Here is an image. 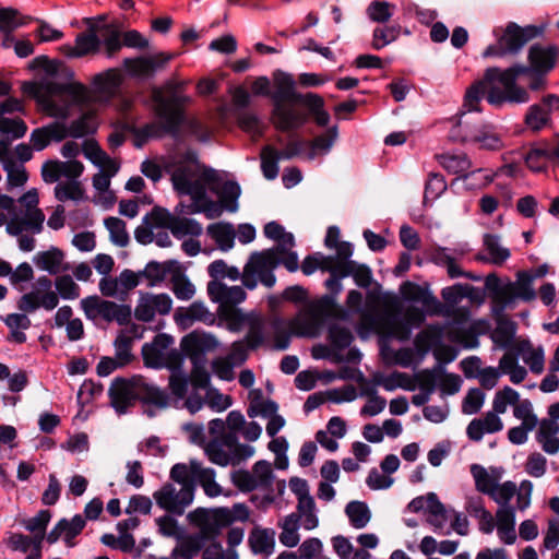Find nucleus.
I'll list each match as a JSON object with an SVG mask.
<instances>
[{"label": "nucleus", "instance_id": "obj_49", "mask_svg": "<svg viewBox=\"0 0 559 559\" xmlns=\"http://www.w3.org/2000/svg\"><path fill=\"white\" fill-rule=\"evenodd\" d=\"M297 325L296 333L298 335L314 337L322 326V316L319 312L311 311L301 316L297 320Z\"/></svg>", "mask_w": 559, "mask_h": 559}, {"label": "nucleus", "instance_id": "obj_15", "mask_svg": "<svg viewBox=\"0 0 559 559\" xmlns=\"http://www.w3.org/2000/svg\"><path fill=\"white\" fill-rule=\"evenodd\" d=\"M207 294L213 302L219 304L222 307H235L242 302L247 294L240 286L228 287L219 281H210L207 283Z\"/></svg>", "mask_w": 559, "mask_h": 559}, {"label": "nucleus", "instance_id": "obj_50", "mask_svg": "<svg viewBox=\"0 0 559 559\" xmlns=\"http://www.w3.org/2000/svg\"><path fill=\"white\" fill-rule=\"evenodd\" d=\"M525 162L534 171L545 169L547 162H554L548 144L532 147L525 156Z\"/></svg>", "mask_w": 559, "mask_h": 559}, {"label": "nucleus", "instance_id": "obj_52", "mask_svg": "<svg viewBox=\"0 0 559 559\" xmlns=\"http://www.w3.org/2000/svg\"><path fill=\"white\" fill-rule=\"evenodd\" d=\"M307 108L308 116L312 115L318 126L325 127L329 124L331 117L324 109V100L320 95L308 93Z\"/></svg>", "mask_w": 559, "mask_h": 559}, {"label": "nucleus", "instance_id": "obj_7", "mask_svg": "<svg viewBox=\"0 0 559 559\" xmlns=\"http://www.w3.org/2000/svg\"><path fill=\"white\" fill-rule=\"evenodd\" d=\"M462 115L459 123L452 130L453 138H460L463 142L476 144L480 150L498 151L502 148L503 142L499 133L491 124L471 122Z\"/></svg>", "mask_w": 559, "mask_h": 559}, {"label": "nucleus", "instance_id": "obj_1", "mask_svg": "<svg viewBox=\"0 0 559 559\" xmlns=\"http://www.w3.org/2000/svg\"><path fill=\"white\" fill-rule=\"evenodd\" d=\"M401 294L404 299L421 305V309L414 306L408 307L404 317L400 318L402 310L401 302L395 296H389L381 300V312L377 320L379 331L400 341H406L412 334V330L419 328L426 316L448 314L442 304L430 292L412 282H406L401 286Z\"/></svg>", "mask_w": 559, "mask_h": 559}, {"label": "nucleus", "instance_id": "obj_9", "mask_svg": "<svg viewBox=\"0 0 559 559\" xmlns=\"http://www.w3.org/2000/svg\"><path fill=\"white\" fill-rule=\"evenodd\" d=\"M175 52H157L151 56H140L136 58H124L123 67L126 71L134 78L151 79L166 68L175 59Z\"/></svg>", "mask_w": 559, "mask_h": 559}, {"label": "nucleus", "instance_id": "obj_41", "mask_svg": "<svg viewBox=\"0 0 559 559\" xmlns=\"http://www.w3.org/2000/svg\"><path fill=\"white\" fill-rule=\"evenodd\" d=\"M469 250L471 249L467 243H460L454 248L436 246L431 249L430 258L436 264L445 266L452 260L462 259L465 254L469 252Z\"/></svg>", "mask_w": 559, "mask_h": 559}, {"label": "nucleus", "instance_id": "obj_20", "mask_svg": "<svg viewBox=\"0 0 559 559\" xmlns=\"http://www.w3.org/2000/svg\"><path fill=\"white\" fill-rule=\"evenodd\" d=\"M441 297L444 300L442 305L448 310L447 317L453 313L454 308L464 299L476 300L479 297V292L476 287L469 284H454L452 286L444 287L441 290Z\"/></svg>", "mask_w": 559, "mask_h": 559}, {"label": "nucleus", "instance_id": "obj_12", "mask_svg": "<svg viewBox=\"0 0 559 559\" xmlns=\"http://www.w3.org/2000/svg\"><path fill=\"white\" fill-rule=\"evenodd\" d=\"M251 91L255 96L269 97L272 100V123L275 130H280V69L273 71L272 82L267 76H258Z\"/></svg>", "mask_w": 559, "mask_h": 559}, {"label": "nucleus", "instance_id": "obj_40", "mask_svg": "<svg viewBox=\"0 0 559 559\" xmlns=\"http://www.w3.org/2000/svg\"><path fill=\"white\" fill-rule=\"evenodd\" d=\"M428 499L429 506L426 521L433 527L436 532H440L443 530L448 522L445 507L435 492H428Z\"/></svg>", "mask_w": 559, "mask_h": 559}, {"label": "nucleus", "instance_id": "obj_47", "mask_svg": "<svg viewBox=\"0 0 559 559\" xmlns=\"http://www.w3.org/2000/svg\"><path fill=\"white\" fill-rule=\"evenodd\" d=\"M173 292L180 300H190L195 294V287L182 272L181 265L171 275Z\"/></svg>", "mask_w": 559, "mask_h": 559}, {"label": "nucleus", "instance_id": "obj_37", "mask_svg": "<svg viewBox=\"0 0 559 559\" xmlns=\"http://www.w3.org/2000/svg\"><path fill=\"white\" fill-rule=\"evenodd\" d=\"M166 173L170 175V180L175 190L185 186L198 175L200 169L187 165L185 162L174 160L165 166Z\"/></svg>", "mask_w": 559, "mask_h": 559}, {"label": "nucleus", "instance_id": "obj_26", "mask_svg": "<svg viewBox=\"0 0 559 559\" xmlns=\"http://www.w3.org/2000/svg\"><path fill=\"white\" fill-rule=\"evenodd\" d=\"M136 380L139 383L138 401L158 408H166L168 406L169 396L164 390L147 383L143 376H140V379Z\"/></svg>", "mask_w": 559, "mask_h": 559}, {"label": "nucleus", "instance_id": "obj_4", "mask_svg": "<svg viewBox=\"0 0 559 559\" xmlns=\"http://www.w3.org/2000/svg\"><path fill=\"white\" fill-rule=\"evenodd\" d=\"M308 93L296 91L292 74L282 72V132H295L308 121Z\"/></svg>", "mask_w": 559, "mask_h": 559}, {"label": "nucleus", "instance_id": "obj_59", "mask_svg": "<svg viewBox=\"0 0 559 559\" xmlns=\"http://www.w3.org/2000/svg\"><path fill=\"white\" fill-rule=\"evenodd\" d=\"M515 336V325L510 321H499L497 328L492 332L493 343L501 348H509L513 344Z\"/></svg>", "mask_w": 559, "mask_h": 559}, {"label": "nucleus", "instance_id": "obj_35", "mask_svg": "<svg viewBox=\"0 0 559 559\" xmlns=\"http://www.w3.org/2000/svg\"><path fill=\"white\" fill-rule=\"evenodd\" d=\"M32 21V16L22 14L17 9L13 7L0 8L1 33H13L17 28L26 26Z\"/></svg>", "mask_w": 559, "mask_h": 559}, {"label": "nucleus", "instance_id": "obj_62", "mask_svg": "<svg viewBox=\"0 0 559 559\" xmlns=\"http://www.w3.org/2000/svg\"><path fill=\"white\" fill-rule=\"evenodd\" d=\"M48 91L55 94H67L78 102H83L86 96V87L79 82L49 83Z\"/></svg>", "mask_w": 559, "mask_h": 559}, {"label": "nucleus", "instance_id": "obj_36", "mask_svg": "<svg viewBox=\"0 0 559 559\" xmlns=\"http://www.w3.org/2000/svg\"><path fill=\"white\" fill-rule=\"evenodd\" d=\"M63 259V251L57 247H51L49 250L37 252L33 260L37 267L56 275L60 272Z\"/></svg>", "mask_w": 559, "mask_h": 559}, {"label": "nucleus", "instance_id": "obj_48", "mask_svg": "<svg viewBox=\"0 0 559 559\" xmlns=\"http://www.w3.org/2000/svg\"><path fill=\"white\" fill-rule=\"evenodd\" d=\"M104 225L108 229L110 240L119 247H127L130 242V237L126 228V223L121 218L109 216L104 219Z\"/></svg>", "mask_w": 559, "mask_h": 559}, {"label": "nucleus", "instance_id": "obj_32", "mask_svg": "<svg viewBox=\"0 0 559 559\" xmlns=\"http://www.w3.org/2000/svg\"><path fill=\"white\" fill-rule=\"evenodd\" d=\"M122 78L120 71L110 68L104 72L97 73L92 80V85L97 93L114 95L121 85Z\"/></svg>", "mask_w": 559, "mask_h": 559}, {"label": "nucleus", "instance_id": "obj_31", "mask_svg": "<svg viewBox=\"0 0 559 559\" xmlns=\"http://www.w3.org/2000/svg\"><path fill=\"white\" fill-rule=\"evenodd\" d=\"M289 515H294L296 522L306 531H312L319 526L318 509L314 498L297 502L296 511Z\"/></svg>", "mask_w": 559, "mask_h": 559}, {"label": "nucleus", "instance_id": "obj_56", "mask_svg": "<svg viewBox=\"0 0 559 559\" xmlns=\"http://www.w3.org/2000/svg\"><path fill=\"white\" fill-rule=\"evenodd\" d=\"M171 234L174 237L180 239L181 237L186 235L191 236H200L202 234V225L193 219V218H187V217H177L175 216L173 225H171Z\"/></svg>", "mask_w": 559, "mask_h": 559}, {"label": "nucleus", "instance_id": "obj_42", "mask_svg": "<svg viewBox=\"0 0 559 559\" xmlns=\"http://www.w3.org/2000/svg\"><path fill=\"white\" fill-rule=\"evenodd\" d=\"M345 513L348 516L353 527L361 530L368 525L371 520V511L362 501H350L345 507Z\"/></svg>", "mask_w": 559, "mask_h": 559}, {"label": "nucleus", "instance_id": "obj_13", "mask_svg": "<svg viewBox=\"0 0 559 559\" xmlns=\"http://www.w3.org/2000/svg\"><path fill=\"white\" fill-rule=\"evenodd\" d=\"M559 112V96L548 95L538 104L530 106L525 124L532 131H539L550 123V116Z\"/></svg>", "mask_w": 559, "mask_h": 559}, {"label": "nucleus", "instance_id": "obj_10", "mask_svg": "<svg viewBox=\"0 0 559 559\" xmlns=\"http://www.w3.org/2000/svg\"><path fill=\"white\" fill-rule=\"evenodd\" d=\"M136 379H140V376H133L130 379L117 377L112 380L108 395L111 406L118 414H124L138 401Z\"/></svg>", "mask_w": 559, "mask_h": 559}, {"label": "nucleus", "instance_id": "obj_64", "mask_svg": "<svg viewBox=\"0 0 559 559\" xmlns=\"http://www.w3.org/2000/svg\"><path fill=\"white\" fill-rule=\"evenodd\" d=\"M299 527L295 516L287 515L282 523V545L289 548L297 546L300 542Z\"/></svg>", "mask_w": 559, "mask_h": 559}, {"label": "nucleus", "instance_id": "obj_57", "mask_svg": "<svg viewBox=\"0 0 559 559\" xmlns=\"http://www.w3.org/2000/svg\"><path fill=\"white\" fill-rule=\"evenodd\" d=\"M175 215L167 209L155 205L150 213L143 217L144 225H152L153 227L168 228L171 230V225Z\"/></svg>", "mask_w": 559, "mask_h": 559}, {"label": "nucleus", "instance_id": "obj_44", "mask_svg": "<svg viewBox=\"0 0 559 559\" xmlns=\"http://www.w3.org/2000/svg\"><path fill=\"white\" fill-rule=\"evenodd\" d=\"M99 33L103 38L102 44H104L106 56L108 58H112L117 52L121 50L123 46V39L121 40V33L111 24L99 26Z\"/></svg>", "mask_w": 559, "mask_h": 559}, {"label": "nucleus", "instance_id": "obj_27", "mask_svg": "<svg viewBox=\"0 0 559 559\" xmlns=\"http://www.w3.org/2000/svg\"><path fill=\"white\" fill-rule=\"evenodd\" d=\"M171 480L181 485V492L186 503H192L195 491L194 477L191 469V464L188 466L185 463L175 464L169 474Z\"/></svg>", "mask_w": 559, "mask_h": 559}, {"label": "nucleus", "instance_id": "obj_8", "mask_svg": "<svg viewBox=\"0 0 559 559\" xmlns=\"http://www.w3.org/2000/svg\"><path fill=\"white\" fill-rule=\"evenodd\" d=\"M201 177L210 190L218 195L219 202L226 211L233 213L238 210V199L241 193L238 182L233 180L222 182L219 174L212 167H204Z\"/></svg>", "mask_w": 559, "mask_h": 559}, {"label": "nucleus", "instance_id": "obj_43", "mask_svg": "<svg viewBox=\"0 0 559 559\" xmlns=\"http://www.w3.org/2000/svg\"><path fill=\"white\" fill-rule=\"evenodd\" d=\"M500 368L514 384L523 382L527 377L526 368L519 364L518 356L512 353H506L500 358Z\"/></svg>", "mask_w": 559, "mask_h": 559}, {"label": "nucleus", "instance_id": "obj_55", "mask_svg": "<svg viewBox=\"0 0 559 559\" xmlns=\"http://www.w3.org/2000/svg\"><path fill=\"white\" fill-rule=\"evenodd\" d=\"M513 416L521 421V426L531 430H535L540 423L534 413L532 402L527 399L522 400L521 404L515 405Z\"/></svg>", "mask_w": 559, "mask_h": 559}, {"label": "nucleus", "instance_id": "obj_45", "mask_svg": "<svg viewBox=\"0 0 559 559\" xmlns=\"http://www.w3.org/2000/svg\"><path fill=\"white\" fill-rule=\"evenodd\" d=\"M360 396H366L367 402L360 408V416L374 417L382 413L386 407V400L380 396L376 389H364L359 393Z\"/></svg>", "mask_w": 559, "mask_h": 559}, {"label": "nucleus", "instance_id": "obj_39", "mask_svg": "<svg viewBox=\"0 0 559 559\" xmlns=\"http://www.w3.org/2000/svg\"><path fill=\"white\" fill-rule=\"evenodd\" d=\"M177 546L171 551L174 559L179 557L194 558L204 548L195 534L177 535Z\"/></svg>", "mask_w": 559, "mask_h": 559}, {"label": "nucleus", "instance_id": "obj_33", "mask_svg": "<svg viewBox=\"0 0 559 559\" xmlns=\"http://www.w3.org/2000/svg\"><path fill=\"white\" fill-rule=\"evenodd\" d=\"M248 263L257 273L273 271L280 265V245L262 252H253Z\"/></svg>", "mask_w": 559, "mask_h": 559}, {"label": "nucleus", "instance_id": "obj_11", "mask_svg": "<svg viewBox=\"0 0 559 559\" xmlns=\"http://www.w3.org/2000/svg\"><path fill=\"white\" fill-rule=\"evenodd\" d=\"M217 341L212 334L192 331L180 341V348L191 362L207 361L206 352L215 349Z\"/></svg>", "mask_w": 559, "mask_h": 559}, {"label": "nucleus", "instance_id": "obj_54", "mask_svg": "<svg viewBox=\"0 0 559 559\" xmlns=\"http://www.w3.org/2000/svg\"><path fill=\"white\" fill-rule=\"evenodd\" d=\"M438 159L447 171L455 175L463 174L471 167V160L465 154H442Z\"/></svg>", "mask_w": 559, "mask_h": 559}, {"label": "nucleus", "instance_id": "obj_38", "mask_svg": "<svg viewBox=\"0 0 559 559\" xmlns=\"http://www.w3.org/2000/svg\"><path fill=\"white\" fill-rule=\"evenodd\" d=\"M207 234L223 251L230 250L235 245V229L230 223H214L207 226Z\"/></svg>", "mask_w": 559, "mask_h": 559}, {"label": "nucleus", "instance_id": "obj_30", "mask_svg": "<svg viewBox=\"0 0 559 559\" xmlns=\"http://www.w3.org/2000/svg\"><path fill=\"white\" fill-rule=\"evenodd\" d=\"M99 26L92 24L84 32L76 35L75 47L80 58L87 55H95L99 52L102 46V38L97 35Z\"/></svg>", "mask_w": 559, "mask_h": 559}, {"label": "nucleus", "instance_id": "obj_60", "mask_svg": "<svg viewBox=\"0 0 559 559\" xmlns=\"http://www.w3.org/2000/svg\"><path fill=\"white\" fill-rule=\"evenodd\" d=\"M85 191L78 180H71L67 183H59L55 187V197L64 202L67 200L79 201L84 198Z\"/></svg>", "mask_w": 559, "mask_h": 559}, {"label": "nucleus", "instance_id": "obj_3", "mask_svg": "<svg viewBox=\"0 0 559 559\" xmlns=\"http://www.w3.org/2000/svg\"><path fill=\"white\" fill-rule=\"evenodd\" d=\"M526 71L525 66L516 64L506 70L488 68L481 80L471 85L464 97L463 107L467 111H479V104L486 95L487 102L501 107L506 103L525 104L530 100L528 92L518 85L516 81Z\"/></svg>", "mask_w": 559, "mask_h": 559}, {"label": "nucleus", "instance_id": "obj_24", "mask_svg": "<svg viewBox=\"0 0 559 559\" xmlns=\"http://www.w3.org/2000/svg\"><path fill=\"white\" fill-rule=\"evenodd\" d=\"M536 440L548 454L559 452V423L555 420H540L536 427Z\"/></svg>", "mask_w": 559, "mask_h": 559}, {"label": "nucleus", "instance_id": "obj_21", "mask_svg": "<svg viewBox=\"0 0 559 559\" xmlns=\"http://www.w3.org/2000/svg\"><path fill=\"white\" fill-rule=\"evenodd\" d=\"M469 469L476 490L487 496L502 477V469L497 467L486 468L480 464H472Z\"/></svg>", "mask_w": 559, "mask_h": 559}, {"label": "nucleus", "instance_id": "obj_14", "mask_svg": "<svg viewBox=\"0 0 559 559\" xmlns=\"http://www.w3.org/2000/svg\"><path fill=\"white\" fill-rule=\"evenodd\" d=\"M530 66H525L526 73L547 74L556 64L557 49L552 46L533 45L528 49Z\"/></svg>", "mask_w": 559, "mask_h": 559}, {"label": "nucleus", "instance_id": "obj_61", "mask_svg": "<svg viewBox=\"0 0 559 559\" xmlns=\"http://www.w3.org/2000/svg\"><path fill=\"white\" fill-rule=\"evenodd\" d=\"M533 282L534 276L531 273L524 271L518 273L516 281L512 282L516 299L520 298L528 301L535 298V290L532 286Z\"/></svg>", "mask_w": 559, "mask_h": 559}, {"label": "nucleus", "instance_id": "obj_63", "mask_svg": "<svg viewBox=\"0 0 559 559\" xmlns=\"http://www.w3.org/2000/svg\"><path fill=\"white\" fill-rule=\"evenodd\" d=\"M249 544L254 554H267L274 548V539L265 530H253L249 536Z\"/></svg>", "mask_w": 559, "mask_h": 559}, {"label": "nucleus", "instance_id": "obj_51", "mask_svg": "<svg viewBox=\"0 0 559 559\" xmlns=\"http://www.w3.org/2000/svg\"><path fill=\"white\" fill-rule=\"evenodd\" d=\"M518 491V486L515 483L511 480H507L504 483H498L497 486L490 491L488 497H490L499 508H512L509 506L512 498L515 496Z\"/></svg>", "mask_w": 559, "mask_h": 559}, {"label": "nucleus", "instance_id": "obj_53", "mask_svg": "<svg viewBox=\"0 0 559 559\" xmlns=\"http://www.w3.org/2000/svg\"><path fill=\"white\" fill-rule=\"evenodd\" d=\"M280 151L272 146H265L261 151V170L267 180H273L278 174Z\"/></svg>", "mask_w": 559, "mask_h": 559}, {"label": "nucleus", "instance_id": "obj_22", "mask_svg": "<svg viewBox=\"0 0 559 559\" xmlns=\"http://www.w3.org/2000/svg\"><path fill=\"white\" fill-rule=\"evenodd\" d=\"M483 245L486 254H478V261L502 265L511 255L510 250L501 243L500 237L497 235H484Z\"/></svg>", "mask_w": 559, "mask_h": 559}, {"label": "nucleus", "instance_id": "obj_58", "mask_svg": "<svg viewBox=\"0 0 559 559\" xmlns=\"http://www.w3.org/2000/svg\"><path fill=\"white\" fill-rule=\"evenodd\" d=\"M342 275L353 276L360 287H368L371 283V272L366 265L357 264L355 261H345Z\"/></svg>", "mask_w": 559, "mask_h": 559}, {"label": "nucleus", "instance_id": "obj_19", "mask_svg": "<svg viewBox=\"0 0 559 559\" xmlns=\"http://www.w3.org/2000/svg\"><path fill=\"white\" fill-rule=\"evenodd\" d=\"M503 429V421L492 409L484 416L474 418L466 428L467 437L473 441H480L485 435H492Z\"/></svg>", "mask_w": 559, "mask_h": 559}, {"label": "nucleus", "instance_id": "obj_17", "mask_svg": "<svg viewBox=\"0 0 559 559\" xmlns=\"http://www.w3.org/2000/svg\"><path fill=\"white\" fill-rule=\"evenodd\" d=\"M513 348L521 357L531 372L540 374L545 370V349L542 345L535 346L530 340H519Z\"/></svg>", "mask_w": 559, "mask_h": 559}, {"label": "nucleus", "instance_id": "obj_16", "mask_svg": "<svg viewBox=\"0 0 559 559\" xmlns=\"http://www.w3.org/2000/svg\"><path fill=\"white\" fill-rule=\"evenodd\" d=\"M156 504L170 514L182 515L187 507L191 503H186L183 492H178L171 483H166L162 488L153 493Z\"/></svg>", "mask_w": 559, "mask_h": 559}, {"label": "nucleus", "instance_id": "obj_2", "mask_svg": "<svg viewBox=\"0 0 559 559\" xmlns=\"http://www.w3.org/2000/svg\"><path fill=\"white\" fill-rule=\"evenodd\" d=\"M186 81H178L175 78L168 79L162 86H154L151 98L154 103V114L158 124L146 123L135 128L123 123L122 129L135 134L134 145L141 147L151 138H158L160 133L178 136L182 124L186 121V106L190 104L191 97L185 94Z\"/></svg>", "mask_w": 559, "mask_h": 559}, {"label": "nucleus", "instance_id": "obj_29", "mask_svg": "<svg viewBox=\"0 0 559 559\" xmlns=\"http://www.w3.org/2000/svg\"><path fill=\"white\" fill-rule=\"evenodd\" d=\"M338 138L337 127H331L326 132L316 136L309 143V150L306 153V159L313 160L319 156L326 155L333 147Z\"/></svg>", "mask_w": 559, "mask_h": 559}, {"label": "nucleus", "instance_id": "obj_18", "mask_svg": "<svg viewBox=\"0 0 559 559\" xmlns=\"http://www.w3.org/2000/svg\"><path fill=\"white\" fill-rule=\"evenodd\" d=\"M51 512L48 509L38 511V513L22 522L26 531L31 532L34 537V546L36 554H29L26 559H40L41 545L46 536L47 526L51 520Z\"/></svg>", "mask_w": 559, "mask_h": 559}, {"label": "nucleus", "instance_id": "obj_28", "mask_svg": "<svg viewBox=\"0 0 559 559\" xmlns=\"http://www.w3.org/2000/svg\"><path fill=\"white\" fill-rule=\"evenodd\" d=\"M177 269H179L177 260H167L163 263L153 260L146 264L144 270L139 272V275L148 281V287H154L162 283L168 273L173 275Z\"/></svg>", "mask_w": 559, "mask_h": 559}, {"label": "nucleus", "instance_id": "obj_6", "mask_svg": "<svg viewBox=\"0 0 559 559\" xmlns=\"http://www.w3.org/2000/svg\"><path fill=\"white\" fill-rule=\"evenodd\" d=\"M543 31V28H538L534 25L521 27L516 23L510 22L504 29H493L497 44L488 46L483 52V56L485 58H489L502 57L507 53L515 55L524 47L528 40L540 35Z\"/></svg>", "mask_w": 559, "mask_h": 559}, {"label": "nucleus", "instance_id": "obj_46", "mask_svg": "<svg viewBox=\"0 0 559 559\" xmlns=\"http://www.w3.org/2000/svg\"><path fill=\"white\" fill-rule=\"evenodd\" d=\"M522 400L518 391L511 386L506 385L503 389L495 393L492 400V409L498 414H504L509 406L515 408V405L521 404Z\"/></svg>", "mask_w": 559, "mask_h": 559}, {"label": "nucleus", "instance_id": "obj_23", "mask_svg": "<svg viewBox=\"0 0 559 559\" xmlns=\"http://www.w3.org/2000/svg\"><path fill=\"white\" fill-rule=\"evenodd\" d=\"M496 520L499 539L506 545H513L516 542L514 508H498Z\"/></svg>", "mask_w": 559, "mask_h": 559}, {"label": "nucleus", "instance_id": "obj_25", "mask_svg": "<svg viewBox=\"0 0 559 559\" xmlns=\"http://www.w3.org/2000/svg\"><path fill=\"white\" fill-rule=\"evenodd\" d=\"M486 288L491 292L493 301L500 306L501 310L515 301V290L512 282L500 283L496 274H489L485 281Z\"/></svg>", "mask_w": 559, "mask_h": 559}, {"label": "nucleus", "instance_id": "obj_5", "mask_svg": "<svg viewBox=\"0 0 559 559\" xmlns=\"http://www.w3.org/2000/svg\"><path fill=\"white\" fill-rule=\"evenodd\" d=\"M269 307L271 314L254 316L248 323L249 330L243 340L252 350L265 342H270L274 350H280V296H271Z\"/></svg>", "mask_w": 559, "mask_h": 559}, {"label": "nucleus", "instance_id": "obj_34", "mask_svg": "<svg viewBox=\"0 0 559 559\" xmlns=\"http://www.w3.org/2000/svg\"><path fill=\"white\" fill-rule=\"evenodd\" d=\"M97 115L94 110H87L73 120L70 126V136L73 139H81L87 135H93L98 129Z\"/></svg>", "mask_w": 559, "mask_h": 559}]
</instances>
